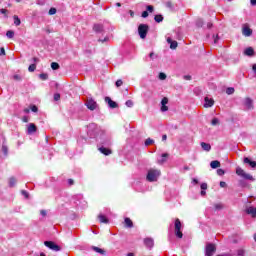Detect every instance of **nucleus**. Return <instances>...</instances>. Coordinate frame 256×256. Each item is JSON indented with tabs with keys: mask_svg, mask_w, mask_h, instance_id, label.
I'll list each match as a JSON object with an SVG mask.
<instances>
[{
	"mask_svg": "<svg viewBox=\"0 0 256 256\" xmlns=\"http://www.w3.org/2000/svg\"><path fill=\"white\" fill-rule=\"evenodd\" d=\"M99 133H101V127L97 124L91 123L88 125V135H90V137H97Z\"/></svg>",
	"mask_w": 256,
	"mask_h": 256,
	"instance_id": "nucleus-1",
	"label": "nucleus"
},
{
	"mask_svg": "<svg viewBox=\"0 0 256 256\" xmlns=\"http://www.w3.org/2000/svg\"><path fill=\"white\" fill-rule=\"evenodd\" d=\"M160 175H161V171L160 170L150 169L148 171L146 179H147V181H150V182L157 181V179H159Z\"/></svg>",
	"mask_w": 256,
	"mask_h": 256,
	"instance_id": "nucleus-2",
	"label": "nucleus"
},
{
	"mask_svg": "<svg viewBox=\"0 0 256 256\" xmlns=\"http://www.w3.org/2000/svg\"><path fill=\"white\" fill-rule=\"evenodd\" d=\"M147 33H149V25L140 24L138 26V34L140 35V39H145L147 37Z\"/></svg>",
	"mask_w": 256,
	"mask_h": 256,
	"instance_id": "nucleus-3",
	"label": "nucleus"
},
{
	"mask_svg": "<svg viewBox=\"0 0 256 256\" xmlns=\"http://www.w3.org/2000/svg\"><path fill=\"white\" fill-rule=\"evenodd\" d=\"M236 174L239 177H242L243 179H246L247 181H254L253 177L251 176V174L245 172V170H243L241 167H237L236 168Z\"/></svg>",
	"mask_w": 256,
	"mask_h": 256,
	"instance_id": "nucleus-4",
	"label": "nucleus"
},
{
	"mask_svg": "<svg viewBox=\"0 0 256 256\" xmlns=\"http://www.w3.org/2000/svg\"><path fill=\"white\" fill-rule=\"evenodd\" d=\"M181 227H182L181 220L177 218L174 222V229H175V235L176 237H178V239H183V232H181Z\"/></svg>",
	"mask_w": 256,
	"mask_h": 256,
	"instance_id": "nucleus-5",
	"label": "nucleus"
},
{
	"mask_svg": "<svg viewBox=\"0 0 256 256\" xmlns=\"http://www.w3.org/2000/svg\"><path fill=\"white\" fill-rule=\"evenodd\" d=\"M85 105L90 111H95V109L99 107V105L93 98H88Z\"/></svg>",
	"mask_w": 256,
	"mask_h": 256,
	"instance_id": "nucleus-6",
	"label": "nucleus"
},
{
	"mask_svg": "<svg viewBox=\"0 0 256 256\" xmlns=\"http://www.w3.org/2000/svg\"><path fill=\"white\" fill-rule=\"evenodd\" d=\"M44 245L45 247H48V249H51V251H61V246L57 245V243L53 241H45Z\"/></svg>",
	"mask_w": 256,
	"mask_h": 256,
	"instance_id": "nucleus-7",
	"label": "nucleus"
},
{
	"mask_svg": "<svg viewBox=\"0 0 256 256\" xmlns=\"http://www.w3.org/2000/svg\"><path fill=\"white\" fill-rule=\"evenodd\" d=\"M243 106L245 108L246 111H251L254 109V106H253V99H251L250 97H246L244 100H243Z\"/></svg>",
	"mask_w": 256,
	"mask_h": 256,
	"instance_id": "nucleus-8",
	"label": "nucleus"
},
{
	"mask_svg": "<svg viewBox=\"0 0 256 256\" xmlns=\"http://www.w3.org/2000/svg\"><path fill=\"white\" fill-rule=\"evenodd\" d=\"M169 103V98L164 97L161 100V111L162 113H165L166 111H169V107L167 106V104Z\"/></svg>",
	"mask_w": 256,
	"mask_h": 256,
	"instance_id": "nucleus-9",
	"label": "nucleus"
},
{
	"mask_svg": "<svg viewBox=\"0 0 256 256\" xmlns=\"http://www.w3.org/2000/svg\"><path fill=\"white\" fill-rule=\"evenodd\" d=\"M217 248H215L214 244H207L206 245V255L213 256Z\"/></svg>",
	"mask_w": 256,
	"mask_h": 256,
	"instance_id": "nucleus-10",
	"label": "nucleus"
},
{
	"mask_svg": "<svg viewBox=\"0 0 256 256\" xmlns=\"http://www.w3.org/2000/svg\"><path fill=\"white\" fill-rule=\"evenodd\" d=\"M105 103L108 104L110 109H117V107H119L117 102L113 101L110 97H105Z\"/></svg>",
	"mask_w": 256,
	"mask_h": 256,
	"instance_id": "nucleus-11",
	"label": "nucleus"
},
{
	"mask_svg": "<svg viewBox=\"0 0 256 256\" xmlns=\"http://www.w3.org/2000/svg\"><path fill=\"white\" fill-rule=\"evenodd\" d=\"M242 34L244 35V37H251L253 35V30H251L249 26L245 25L242 28Z\"/></svg>",
	"mask_w": 256,
	"mask_h": 256,
	"instance_id": "nucleus-12",
	"label": "nucleus"
},
{
	"mask_svg": "<svg viewBox=\"0 0 256 256\" xmlns=\"http://www.w3.org/2000/svg\"><path fill=\"white\" fill-rule=\"evenodd\" d=\"M33 133H37V126L34 123H30L27 126V134L33 135Z\"/></svg>",
	"mask_w": 256,
	"mask_h": 256,
	"instance_id": "nucleus-13",
	"label": "nucleus"
},
{
	"mask_svg": "<svg viewBox=\"0 0 256 256\" xmlns=\"http://www.w3.org/2000/svg\"><path fill=\"white\" fill-rule=\"evenodd\" d=\"M204 101V107L206 108L213 107V105H215V100H213V98L205 97Z\"/></svg>",
	"mask_w": 256,
	"mask_h": 256,
	"instance_id": "nucleus-14",
	"label": "nucleus"
},
{
	"mask_svg": "<svg viewBox=\"0 0 256 256\" xmlns=\"http://www.w3.org/2000/svg\"><path fill=\"white\" fill-rule=\"evenodd\" d=\"M247 215H251V217H256V208L255 207H252V206H249L245 209Z\"/></svg>",
	"mask_w": 256,
	"mask_h": 256,
	"instance_id": "nucleus-15",
	"label": "nucleus"
},
{
	"mask_svg": "<svg viewBox=\"0 0 256 256\" xmlns=\"http://www.w3.org/2000/svg\"><path fill=\"white\" fill-rule=\"evenodd\" d=\"M244 55H246L247 57H253L255 55V50H253V48L251 47H248L245 49Z\"/></svg>",
	"mask_w": 256,
	"mask_h": 256,
	"instance_id": "nucleus-16",
	"label": "nucleus"
},
{
	"mask_svg": "<svg viewBox=\"0 0 256 256\" xmlns=\"http://www.w3.org/2000/svg\"><path fill=\"white\" fill-rule=\"evenodd\" d=\"M244 163L250 165V167H252V169H255V167H256V161H252L248 157L244 158Z\"/></svg>",
	"mask_w": 256,
	"mask_h": 256,
	"instance_id": "nucleus-17",
	"label": "nucleus"
},
{
	"mask_svg": "<svg viewBox=\"0 0 256 256\" xmlns=\"http://www.w3.org/2000/svg\"><path fill=\"white\" fill-rule=\"evenodd\" d=\"M98 150L100 151V153H103V155H111L112 151L109 148H105V147H100L98 148Z\"/></svg>",
	"mask_w": 256,
	"mask_h": 256,
	"instance_id": "nucleus-18",
	"label": "nucleus"
},
{
	"mask_svg": "<svg viewBox=\"0 0 256 256\" xmlns=\"http://www.w3.org/2000/svg\"><path fill=\"white\" fill-rule=\"evenodd\" d=\"M93 30L95 33H103V24H95Z\"/></svg>",
	"mask_w": 256,
	"mask_h": 256,
	"instance_id": "nucleus-19",
	"label": "nucleus"
},
{
	"mask_svg": "<svg viewBox=\"0 0 256 256\" xmlns=\"http://www.w3.org/2000/svg\"><path fill=\"white\" fill-rule=\"evenodd\" d=\"M167 43L170 44V49H177V41H173L171 38H167Z\"/></svg>",
	"mask_w": 256,
	"mask_h": 256,
	"instance_id": "nucleus-20",
	"label": "nucleus"
},
{
	"mask_svg": "<svg viewBox=\"0 0 256 256\" xmlns=\"http://www.w3.org/2000/svg\"><path fill=\"white\" fill-rule=\"evenodd\" d=\"M201 147L203 149V151H211V144L209 143H205V142H201Z\"/></svg>",
	"mask_w": 256,
	"mask_h": 256,
	"instance_id": "nucleus-21",
	"label": "nucleus"
},
{
	"mask_svg": "<svg viewBox=\"0 0 256 256\" xmlns=\"http://www.w3.org/2000/svg\"><path fill=\"white\" fill-rule=\"evenodd\" d=\"M210 167L212 169H218V167H221V162H219L218 160H214L210 163Z\"/></svg>",
	"mask_w": 256,
	"mask_h": 256,
	"instance_id": "nucleus-22",
	"label": "nucleus"
},
{
	"mask_svg": "<svg viewBox=\"0 0 256 256\" xmlns=\"http://www.w3.org/2000/svg\"><path fill=\"white\" fill-rule=\"evenodd\" d=\"M167 157H169V154H167V153L162 154L161 159L158 160V163L160 165H163V163L167 162Z\"/></svg>",
	"mask_w": 256,
	"mask_h": 256,
	"instance_id": "nucleus-23",
	"label": "nucleus"
},
{
	"mask_svg": "<svg viewBox=\"0 0 256 256\" xmlns=\"http://www.w3.org/2000/svg\"><path fill=\"white\" fill-rule=\"evenodd\" d=\"M144 243H145L146 247H149L150 249H151V247H153V245H154L153 239H151V238H146V239L144 240Z\"/></svg>",
	"mask_w": 256,
	"mask_h": 256,
	"instance_id": "nucleus-24",
	"label": "nucleus"
},
{
	"mask_svg": "<svg viewBox=\"0 0 256 256\" xmlns=\"http://www.w3.org/2000/svg\"><path fill=\"white\" fill-rule=\"evenodd\" d=\"M9 187H15L17 185V178L15 177H10L8 180Z\"/></svg>",
	"mask_w": 256,
	"mask_h": 256,
	"instance_id": "nucleus-25",
	"label": "nucleus"
},
{
	"mask_svg": "<svg viewBox=\"0 0 256 256\" xmlns=\"http://www.w3.org/2000/svg\"><path fill=\"white\" fill-rule=\"evenodd\" d=\"M125 226L129 227L131 229V227H133V221L131 220V218H125L124 220Z\"/></svg>",
	"mask_w": 256,
	"mask_h": 256,
	"instance_id": "nucleus-26",
	"label": "nucleus"
},
{
	"mask_svg": "<svg viewBox=\"0 0 256 256\" xmlns=\"http://www.w3.org/2000/svg\"><path fill=\"white\" fill-rule=\"evenodd\" d=\"M98 219H99L100 223H109V219H107V218L105 217V215H103V214H100V215L98 216Z\"/></svg>",
	"mask_w": 256,
	"mask_h": 256,
	"instance_id": "nucleus-27",
	"label": "nucleus"
},
{
	"mask_svg": "<svg viewBox=\"0 0 256 256\" xmlns=\"http://www.w3.org/2000/svg\"><path fill=\"white\" fill-rule=\"evenodd\" d=\"M93 251H95L96 253H100V255H105V250L97 247V246H93L92 247Z\"/></svg>",
	"mask_w": 256,
	"mask_h": 256,
	"instance_id": "nucleus-28",
	"label": "nucleus"
},
{
	"mask_svg": "<svg viewBox=\"0 0 256 256\" xmlns=\"http://www.w3.org/2000/svg\"><path fill=\"white\" fill-rule=\"evenodd\" d=\"M165 6L167 7V9H170L171 11H173V9H175V6L173 5V2H171V1L165 2Z\"/></svg>",
	"mask_w": 256,
	"mask_h": 256,
	"instance_id": "nucleus-29",
	"label": "nucleus"
},
{
	"mask_svg": "<svg viewBox=\"0 0 256 256\" xmlns=\"http://www.w3.org/2000/svg\"><path fill=\"white\" fill-rule=\"evenodd\" d=\"M154 20L156 21V23L163 22V15L161 14L155 15Z\"/></svg>",
	"mask_w": 256,
	"mask_h": 256,
	"instance_id": "nucleus-30",
	"label": "nucleus"
},
{
	"mask_svg": "<svg viewBox=\"0 0 256 256\" xmlns=\"http://www.w3.org/2000/svg\"><path fill=\"white\" fill-rule=\"evenodd\" d=\"M153 143H155L154 139L148 138L145 140L146 147H149V145H153Z\"/></svg>",
	"mask_w": 256,
	"mask_h": 256,
	"instance_id": "nucleus-31",
	"label": "nucleus"
},
{
	"mask_svg": "<svg viewBox=\"0 0 256 256\" xmlns=\"http://www.w3.org/2000/svg\"><path fill=\"white\" fill-rule=\"evenodd\" d=\"M6 36L8 37V39H13V37H15V32H13V30H9L6 33Z\"/></svg>",
	"mask_w": 256,
	"mask_h": 256,
	"instance_id": "nucleus-32",
	"label": "nucleus"
},
{
	"mask_svg": "<svg viewBox=\"0 0 256 256\" xmlns=\"http://www.w3.org/2000/svg\"><path fill=\"white\" fill-rule=\"evenodd\" d=\"M14 25H16V27H19V25H21V19H19L18 16H14Z\"/></svg>",
	"mask_w": 256,
	"mask_h": 256,
	"instance_id": "nucleus-33",
	"label": "nucleus"
},
{
	"mask_svg": "<svg viewBox=\"0 0 256 256\" xmlns=\"http://www.w3.org/2000/svg\"><path fill=\"white\" fill-rule=\"evenodd\" d=\"M51 69H53V71H57V69H59V63L52 62L51 63Z\"/></svg>",
	"mask_w": 256,
	"mask_h": 256,
	"instance_id": "nucleus-34",
	"label": "nucleus"
},
{
	"mask_svg": "<svg viewBox=\"0 0 256 256\" xmlns=\"http://www.w3.org/2000/svg\"><path fill=\"white\" fill-rule=\"evenodd\" d=\"M233 93H235V88L229 87V88L226 89V94L227 95H233Z\"/></svg>",
	"mask_w": 256,
	"mask_h": 256,
	"instance_id": "nucleus-35",
	"label": "nucleus"
},
{
	"mask_svg": "<svg viewBox=\"0 0 256 256\" xmlns=\"http://www.w3.org/2000/svg\"><path fill=\"white\" fill-rule=\"evenodd\" d=\"M37 69V65L35 64H31L28 68V70L30 71V73H33V71H35Z\"/></svg>",
	"mask_w": 256,
	"mask_h": 256,
	"instance_id": "nucleus-36",
	"label": "nucleus"
},
{
	"mask_svg": "<svg viewBox=\"0 0 256 256\" xmlns=\"http://www.w3.org/2000/svg\"><path fill=\"white\" fill-rule=\"evenodd\" d=\"M159 79H160V81H165V79H167V75L165 73L161 72L159 74Z\"/></svg>",
	"mask_w": 256,
	"mask_h": 256,
	"instance_id": "nucleus-37",
	"label": "nucleus"
},
{
	"mask_svg": "<svg viewBox=\"0 0 256 256\" xmlns=\"http://www.w3.org/2000/svg\"><path fill=\"white\" fill-rule=\"evenodd\" d=\"M211 125L215 126V125H219V119L218 118H213L211 121Z\"/></svg>",
	"mask_w": 256,
	"mask_h": 256,
	"instance_id": "nucleus-38",
	"label": "nucleus"
},
{
	"mask_svg": "<svg viewBox=\"0 0 256 256\" xmlns=\"http://www.w3.org/2000/svg\"><path fill=\"white\" fill-rule=\"evenodd\" d=\"M40 79H42V81H47V79H49V75H47V74H40Z\"/></svg>",
	"mask_w": 256,
	"mask_h": 256,
	"instance_id": "nucleus-39",
	"label": "nucleus"
},
{
	"mask_svg": "<svg viewBox=\"0 0 256 256\" xmlns=\"http://www.w3.org/2000/svg\"><path fill=\"white\" fill-rule=\"evenodd\" d=\"M2 151L4 153V155H7L9 149L7 148V146L5 144L2 145Z\"/></svg>",
	"mask_w": 256,
	"mask_h": 256,
	"instance_id": "nucleus-40",
	"label": "nucleus"
},
{
	"mask_svg": "<svg viewBox=\"0 0 256 256\" xmlns=\"http://www.w3.org/2000/svg\"><path fill=\"white\" fill-rule=\"evenodd\" d=\"M237 255H238V256H245V250L239 249V250L237 251Z\"/></svg>",
	"mask_w": 256,
	"mask_h": 256,
	"instance_id": "nucleus-41",
	"label": "nucleus"
},
{
	"mask_svg": "<svg viewBox=\"0 0 256 256\" xmlns=\"http://www.w3.org/2000/svg\"><path fill=\"white\" fill-rule=\"evenodd\" d=\"M48 13H49V15H55V13H57V9L56 8H50Z\"/></svg>",
	"mask_w": 256,
	"mask_h": 256,
	"instance_id": "nucleus-42",
	"label": "nucleus"
},
{
	"mask_svg": "<svg viewBox=\"0 0 256 256\" xmlns=\"http://www.w3.org/2000/svg\"><path fill=\"white\" fill-rule=\"evenodd\" d=\"M217 175H219L220 177H222V175H225V170H223V169H218V170H217Z\"/></svg>",
	"mask_w": 256,
	"mask_h": 256,
	"instance_id": "nucleus-43",
	"label": "nucleus"
},
{
	"mask_svg": "<svg viewBox=\"0 0 256 256\" xmlns=\"http://www.w3.org/2000/svg\"><path fill=\"white\" fill-rule=\"evenodd\" d=\"M146 9H147V11H148L149 13H153V11H154V7H153L152 5H148V6L146 7Z\"/></svg>",
	"mask_w": 256,
	"mask_h": 256,
	"instance_id": "nucleus-44",
	"label": "nucleus"
},
{
	"mask_svg": "<svg viewBox=\"0 0 256 256\" xmlns=\"http://www.w3.org/2000/svg\"><path fill=\"white\" fill-rule=\"evenodd\" d=\"M59 99H61V94L59 93L54 94V101H59Z\"/></svg>",
	"mask_w": 256,
	"mask_h": 256,
	"instance_id": "nucleus-45",
	"label": "nucleus"
},
{
	"mask_svg": "<svg viewBox=\"0 0 256 256\" xmlns=\"http://www.w3.org/2000/svg\"><path fill=\"white\" fill-rule=\"evenodd\" d=\"M142 17L143 19H147V17H149V12L148 11L142 12Z\"/></svg>",
	"mask_w": 256,
	"mask_h": 256,
	"instance_id": "nucleus-46",
	"label": "nucleus"
},
{
	"mask_svg": "<svg viewBox=\"0 0 256 256\" xmlns=\"http://www.w3.org/2000/svg\"><path fill=\"white\" fill-rule=\"evenodd\" d=\"M126 107H133V102L131 100L126 101Z\"/></svg>",
	"mask_w": 256,
	"mask_h": 256,
	"instance_id": "nucleus-47",
	"label": "nucleus"
},
{
	"mask_svg": "<svg viewBox=\"0 0 256 256\" xmlns=\"http://www.w3.org/2000/svg\"><path fill=\"white\" fill-rule=\"evenodd\" d=\"M123 85V80L119 79L116 81V87H121Z\"/></svg>",
	"mask_w": 256,
	"mask_h": 256,
	"instance_id": "nucleus-48",
	"label": "nucleus"
},
{
	"mask_svg": "<svg viewBox=\"0 0 256 256\" xmlns=\"http://www.w3.org/2000/svg\"><path fill=\"white\" fill-rule=\"evenodd\" d=\"M13 79L15 81H21V76L19 74H16V75L13 76Z\"/></svg>",
	"mask_w": 256,
	"mask_h": 256,
	"instance_id": "nucleus-49",
	"label": "nucleus"
},
{
	"mask_svg": "<svg viewBox=\"0 0 256 256\" xmlns=\"http://www.w3.org/2000/svg\"><path fill=\"white\" fill-rule=\"evenodd\" d=\"M30 109H31V111H33V113H37V111H38V108H37V106H35V105H32V106L30 107Z\"/></svg>",
	"mask_w": 256,
	"mask_h": 256,
	"instance_id": "nucleus-50",
	"label": "nucleus"
},
{
	"mask_svg": "<svg viewBox=\"0 0 256 256\" xmlns=\"http://www.w3.org/2000/svg\"><path fill=\"white\" fill-rule=\"evenodd\" d=\"M196 25L198 27H203V20H197Z\"/></svg>",
	"mask_w": 256,
	"mask_h": 256,
	"instance_id": "nucleus-51",
	"label": "nucleus"
},
{
	"mask_svg": "<svg viewBox=\"0 0 256 256\" xmlns=\"http://www.w3.org/2000/svg\"><path fill=\"white\" fill-rule=\"evenodd\" d=\"M22 195H24V197H26V199L29 198V193L25 190H22Z\"/></svg>",
	"mask_w": 256,
	"mask_h": 256,
	"instance_id": "nucleus-52",
	"label": "nucleus"
},
{
	"mask_svg": "<svg viewBox=\"0 0 256 256\" xmlns=\"http://www.w3.org/2000/svg\"><path fill=\"white\" fill-rule=\"evenodd\" d=\"M201 189H202L203 191L207 190V183H202V184H201Z\"/></svg>",
	"mask_w": 256,
	"mask_h": 256,
	"instance_id": "nucleus-53",
	"label": "nucleus"
},
{
	"mask_svg": "<svg viewBox=\"0 0 256 256\" xmlns=\"http://www.w3.org/2000/svg\"><path fill=\"white\" fill-rule=\"evenodd\" d=\"M40 215H42V217L47 216V211L41 210V211H40Z\"/></svg>",
	"mask_w": 256,
	"mask_h": 256,
	"instance_id": "nucleus-54",
	"label": "nucleus"
},
{
	"mask_svg": "<svg viewBox=\"0 0 256 256\" xmlns=\"http://www.w3.org/2000/svg\"><path fill=\"white\" fill-rule=\"evenodd\" d=\"M215 209H223V204H216Z\"/></svg>",
	"mask_w": 256,
	"mask_h": 256,
	"instance_id": "nucleus-55",
	"label": "nucleus"
},
{
	"mask_svg": "<svg viewBox=\"0 0 256 256\" xmlns=\"http://www.w3.org/2000/svg\"><path fill=\"white\" fill-rule=\"evenodd\" d=\"M220 187H222V188L227 187V183H226V182L221 181V182H220Z\"/></svg>",
	"mask_w": 256,
	"mask_h": 256,
	"instance_id": "nucleus-56",
	"label": "nucleus"
},
{
	"mask_svg": "<svg viewBox=\"0 0 256 256\" xmlns=\"http://www.w3.org/2000/svg\"><path fill=\"white\" fill-rule=\"evenodd\" d=\"M22 121H23L24 123H28V122H29V118H28L27 116H24V117L22 118Z\"/></svg>",
	"mask_w": 256,
	"mask_h": 256,
	"instance_id": "nucleus-57",
	"label": "nucleus"
},
{
	"mask_svg": "<svg viewBox=\"0 0 256 256\" xmlns=\"http://www.w3.org/2000/svg\"><path fill=\"white\" fill-rule=\"evenodd\" d=\"M0 13H2V15H5L7 13V9H0Z\"/></svg>",
	"mask_w": 256,
	"mask_h": 256,
	"instance_id": "nucleus-58",
	"label": "nucleus"
},
{
	"mask_svg": "<svg viewBox=\"0 0 256 256\" xmlns=\"http://www.w3.org/2000/svg\"><path fill=\"white\" fill-rule=\"evenodd\" d=\"M129 15H130L131 17H135V12H133V10H129Z\"/></svg>",
	"mask_w": 256,
	"mask_h": 256,
	"instance_id": "nucleus-59",
	"label": "nucleus"
},
{
	"mask_svg": "<svg viewBox=\"0 0 256 256\" xmlns=\"http://www.w3.org/2000/svg\"><path fill=\"white\" fill-rule=\"evenodd\" d=\"M0 55H5V48L0 49Z\"/></svg>",
	"mask_w": 256,
	"mask_h": 256,
	"instance_id": "nucleus-60",
	"label": "nucleus"
},
{
	"mask_svg": "<svg viewBox=\"0 0 256 256\" xmlns=\"http://www.w3.org/2000/svg\"><path fill=\"white\" fill-rule=\"evenodd\" d=\"M162 141H167V134H164V135L162 136Z\"/></svg>",
	"mask_w": 256,
	"mask_h": 256,
	"instance_id": "nucleus-61",
	"label": "nucleus"
},
{
	"mask_svg": "<svg viewBox=\"0 0 256 256\" xmlns=\"http://www.w3.org/2000/svg\"><path fill=\"white\" fill-rule=\"evenodd\" d=\"M68 183H69V185H73L75 182L73 181V179H69Z\"/></svg>",
	"mask_w": 256,
	"mask_h": 256,
	"instance_id": "nucleus-62",
	"label": "nucleus"
},
{
	"mask_svg": "<svg viewBox=\"0 0 256 256\" xmlns=\"http://www.w3.org/2000/svg\"><path fill=\"white\" fill-rule=\"evenodd\" d=\"M207 27H208V29H211V27H213V23L209 22V23L207 24Z\"/></svg>",
	"mask_w": 256,
	"mask_h": 256,
	"instance_id": "nucleus-63",
	"label": "nucleus"
},
{
	"mask_svg": "<svg viewBox=\"0 0 256 256\" xmlns=\"http://www.w3.org/2000/svg\"><path fill=\"white\" fill-rule=\"evenodd\" d=\"M251 5L255 6L256 5V0H250Z\"/></svg>",
	"mask_w": 256,
	"mask_h": 256,
	"instance_id": "nucleus-64",
	"label": "nucleus"
}]
</instances>
